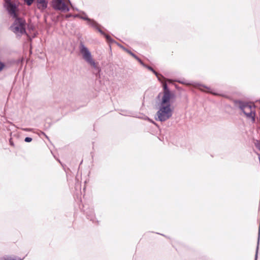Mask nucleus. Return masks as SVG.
Wrapping results in <instances>:
<instances>
[{
	"mask_svg": "<svg viewBox=\"0 0 260 260\" xmlns=\"http://www.w3.org/2000/svg\"><path fill=\"white\" fill-rule=\"evenodd\" d=\"M174 94L165 87L164 91L160 92L155 99V106L157 109L156 120L165 121L173 115Z\"/></svg>",
	"mask_w": 260,
	"mask_h": 260,
	"instance_id": "f257e3e1",
	"label": "nucleus"
},
{
	"mask_svg": "<svg viewBox=\"0 0 260 260\" xmlns=\"http://www.w3.org/2000/svg\"><path fill=\"white\" fill-rule=\"evenodd\" d=\"M240 108L248 120L251 121L252 123L254 122L255 111V106L253 104H243L240 106Z\"/></svg>",
	"mask_w": 260,
	"mask_h": 260,
	"instance_id": "f03ea898",
	"label": "nucleus"
},
{
	"mask_svg": "<svg viewBox=\"0 0 260 260\" xmlns=\"http://www.w3.org/2000/svg\"><path fill=\"white\" fill-rule=\"evenodd\" d=\"M25 25L24 20L20 18H16L11 28L16 35H20L25 32Z\"/></svg>",
	"mask_w": 260,
	"mask_h": 260,
	"instance_id": "7ed1b4c3",
	"label": "nucleus"
},
{
	"mask_svg": "<svg viewBox=\"0 0 260 260\" xmlns=\"http://www.w3.org/2000/svg\"><path fill=\"white\" fill-rule=\"evenodd\" d=\"M83 58L91 66L96 67V63L92 59L91 55L88 49L84 46H82L80 49Z\"/></svg>",
	"mask_w": 260,
	"mask_h": 260,
	"instance_id": "20e7f679",
	"label": "nucleus"
},
{
	"mask_svg": "<svg viewBox=\"0 0 260 260\" xmlns=\"http://www.w3.org/2000/svg\"><path fill=\"white\" fill-rule=\"evenodd\" d=\"M5 7L6 8L10 14L14 17H16L17 11L16 4L12 3L10 0H5Z\"/></svg>",
	"mask_w": 260,
	"mask_h": 260,
	"instance_id": "39448f33",
	"label": "nucleus"
},
{
	"mask_svg": "<svg viewBox=\"0 0 260 260\" xmlns=\"http://www.w3.org/2000/svg\"><path fill=\"white\" fill-rule=\"evenodd\" d=\"M53 6L56 9L63 12H68L69 11L68 5L66 4L62 0H54Z\"/></svg>",
	"mask_w": 260,
	"mask_h": 260,
	"instance_id": "423d86ee",
	"label": "nucleus"
},
{
	"mask_svg": "<svg viewBox=\"0 0 260 260\" xmlns=\"http://www.w3.org/2000/svg\"><path fill=\"white\" fill-rule=\"evenodd\" d=\"M47 0H37V7L41 10L45 9L47 7Z\"/></svg>",
	"mask_w": 260,
	"mask_h": 260,
	"instance_id": "0eeeda50",
	"label": "nucleus"
},
{
	"mask_svg": "<svg viewBox=\"0 0 260 260\" xmlns=\"http://www.w3.org/2000/svg\"><path fill=\"white\" fill-rule=\"evenodd\" d=\"M79 17L84 20H87L89 24L93 26L95 25V22L93 20L89 19L85 14Z\"/></svg>",
	"mask_w": 260,
	"mask_h": 260,
	"instance_id": "6e6552de",
	"label": "nucleus"
},
{
	"mask_svg": "<svg viewBox=\"0 0 260 260\" xmlns=\"http://www.w3.org/2000/svg\"><path fill=\"white\" fill-rule=\"evenodd\" d=\"M5 63L0 60V72L6 68Z\"/></svg>",
	"mask_w": 260,
	"mask_h": 260,
	"instance_id": "1a4fd4ad",
	"label": "nucleus"
},
{
	"mask_svg": "<svg viewBox=\"0 0 260 260\" xmlns=\"http://www.w3.org/2000/svg\"><path fill=\"white\" fill-rule=\"evenodd\" d=\"M4 259L5 260H15L14 258L11 256H7L6 257H5ZM18 260H22V259L19 258Z\"/></svg>",
	"mask_w": 260,
	"mask_h": 260,
	"instance_id": "9d476101",
	"label": "nucleus"
},
{
	"mask_svg": "<svg viewBox=\"0 0 260 260\" xmlns=\"http://www.w3.org/2000/svg\"><path fill=\"white\" fill-rule=\"evenodd\" d=\"M4 259L5 260H15L14 258L11 256H7L6 257H5ZM18 260H22V259L19 258Z\"/></svg>",
	"mask_w": 260,
	"mask_h": 260,
	"instance_id": "9b49d317",
	"label": "nucleus"
},
{
	"mask_svg": "<svg viewBox=\"0 0 260 260\" xmlns=\"http://www.w3.org/2000/svg\"><path fill=\"white\" fill-rule=\"evenodd\" d=\"M4 259L5 260H15L14 258L11 256H7L6 257H5ZM18 260H22V259L19 258Z\"/></svg>",
	"mask_w": 260,
	"mask_h": 260,
	"instance_id": "f8f14e48",
	"label": "nucleus"
},
{
	"mask_svg": "<svg viewBox=\"0 0 260 260\" xmlns=\"http://www.w3.org/2000/svg\"><path fill=\"white\" fill-rule=\"evenodd\" d=\"M25 2L28 5H30L34 2V0H24Z\"/></svg>",
	"mask_w": 260,
	"mask_h": 260,
	"instance_id": "ddd939ff",
	"label": "nucleus"
},
{
	"mask_svg": "<svg viewBox=\"0 0 260 260\" xmlns=\"http://www.w3.org/2000/svg\"><path fill=\"white\" fill-rule=\"evenodd\" d=\"M31 141H32V139L31 138H29V137H26L25 139V141L26 142H30Z\"/></svg>",
	"mask_w": 260,
	"mask_h": 260,
	"instance_id": "4468645a",
	"label": "nucleus"
},
{
	"mask_svg": "<svg viewBox=\"0 0 260 260\" xmlns=\"http://www.w3.org/2000/svg\"><path fill=\"white\" fill-rule=\"evenodd\" d=\"M201 89L204 90V91L210 92L209 88H208L206 87L205 89L201 88Z\"/></svg>",
	"mask_w": 260,
	"mask_h": 260,
	"instance_id": "2eb2a0df",
	"label": "nucleus"
},
{
	"mask_svg": "<svg viewBox=\"0 0 260 260\" xmlns=\"http://www.w3.org/2000/svg\"><path fill=\"white\" fill-rule=\"evenodd\" d=\"M256 146L258 148V149L260 150V142H257L255 143Z\"/></svg>",
	"mask_w": 260,
	"mask_h": 260,
	"instance_id": "dca6fc26",
	"label": "nucleus"
},
{
	"mask_svg": "<svg viewBox=\"0 0 260 260\" xmlns=\"http://www.w3.org/2000/svg\"><path fill=\"white\" fill-rule=\"evenodd\" d=\"M150 70L152 71L155 75H157V73L154 71H153V70L151 68V67H148V68Z\"/></svg>",
	"mask_w": 260,
	"mask_h": 260,
	"instance_id": "f3484780",
	"label": "nucleus"
},
{
	"mask_svg": "<svg viewBox=\"0 0 260 260\" xmlns=\"http://www.w3.org/2000/svg\"><path fill=\"white\" fill-rule=\"evenodd\" d=\"M106 38L108 41H110V38L109 36H106Z\"/></svg>",
	"mask_w": 260,
	"mask_h": 260,
	"instance_id": "a211bd4d",
	"label": "nucleus"
},
{
	"mask_svg": "<svg viewBox=\"0 0 260 260\" xmlns=\"http://www.w3.org/2000/svg\"><path fill=\"white\" fill-rule=\"evenodd\" d=\"M131 54L132 55V56H134L135 57V56L133 53H131Z\"/></svg>",
	"mask_w": 260,
	"mask_h": 260,
	"instance_id": "6ab92c4d",
	"label": "nucleus"
},
{
	"mask_svg": "<svg viewBox=\"0 0 260 260\" xmlns=\"http://www.w3.org/2000/svg\"><path fill=\"white\" fill-rule=\"evenodd\" d=\"M256 258H257V255H256L255 260H256Z\"/></svg>",
	"mask_w": 260,
	"mask_h": 260,
	"instance_id": "aec40b11",
	"label": "nucleus"
}]
</instances>
